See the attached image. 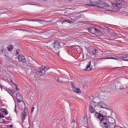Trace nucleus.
Here are the masks:
<instances>
[{
    "label": "nucleus",
    "mask_w": 128,
    "mask_h": 128,
    "mask_svg": "<svg viewBox=\"0 0 128 128\" xmlns=\"http://www.w3.org/2000/svg\"><path fill=\"white\" fill-rule=\"evenodd\" d=\"M108 115L106 116H104V115L100 113L96 112L94 114V117L96 118H98L100 120V126L102 128H114L116 126V120L112 118V122H110L108 118Z\"/></svg>",
    "instance_id": "1"
},
{
    "label": "nucleus",
    "mask_w": 128,
    "mask_h": 128,
    "mask_svg": "<svg viewBox=\"0 0 128 128\" xmlns=\"http://www.w3.org/2000/svg\"><path fill=\"white\" fill-rule=\"evenodd\" d=\"M124 2L122 0H117L116 4L114 3L112 4V6L114 8L110 7V6L108 4V6H107L105 8V10L108 12H118L122 8V5L124 4Z\"/></svg>",
    "instance_id": "2"
},
{
    "label": "nucleus",
    "mask_w": 128,
    "mask_h": 128,
    "mask_svg": "<svg viewBox=\"0 0 128 128\" xmlns=\"http://www.w3.org/2000/svg\"><path fill=\"white\" fill-rule=\"evenodd\" d=\"M90 4H86V6H97V8H104L106 10V8L108 6V4H106L101 0H90Z\"/></svg>",
    "instance_id": "3"
},
{
    "label": "nucleus",
    "mask_w": 128,
    "mask_h": 128,
    "mask_svg": "<svg viewBox=\"0 0 128 128\" xmlns=\"http://www.w3.org/2000/svg\"><path fill=\"white\" fill-rule=\"evenodd\" d=\"M16 98L18 104V106L20 108H22V106H24V101H22V96L18 93L16 94Z\"/></svg>",
    "instance_id": "4"
},
{
    "label": "nucleus",
    "mask_w": 128,
    "mask_h": 128,
    "mask_svg": "<svg viewBox=\"0 0 128 128\" xmlns=\"http://www.w3.org/2000/svg\"><path fill=\"white\" fill-rule=\"evenodd\" d=\"M69 79L68 78V76H64L58 78V82H68Z\"/></svg>",
    "instance_id": "5"
},
{
    "label": "nucleus",
    "mask_w": 128,
    "mask_h": 128,
    "mask_svg": "<svg viewBox=\"0 0 128 128\" xmlns=\"http://www.w3.org/2000/svg\"><path fill=\"white\" fill-rule=\"evenodd\" d=\"M18 60L19 62H23V64L26 62V57L22 54L18 56Z\"/></svg>",
    "instance_id": "6"
},
{
    "label": "nucleus",
    "mask_w": 128,
    "mask_h": 128,
    "mask_svg": "<svg viewBox=\"0 0 128 128\" xmlns=\"http://www.w3.org/2000/svg\"><path fill=\"white\" fill-rule=\"evenodd\" d=\"M28 109H24V111L22 112V122L26 120V118L28 116Z\"/></svg>",
    "instance_id": "7"
},
{
    "label": "nucleus",
    "mask_w": 128,
    "mask_h": 128,
    "mask_svg": "<svg viewBox=\"0 0 128 128\" xmlns=\"http://www.w3.org/2000/svg\"><path fill=\"white\" fill-rule=\"evenodd\" d=\"M53 46L54 50H59V48H61L60 44L58 41H56L54 43Z\"/></svg>",
    "instance_id": "8"
},
{
    "label": "nucleus",
    "mask_w": 128,
    "mask_h": 128,
    "mask_svg": "<svg viewBox=\"0 0 128 128\" xmlns=\"http://www.w3.org/2000/svg\"><path fill=\"white\" fill-rule=\"evenodd\" d=\"M36 74H39V76H44L46 74V70L44 69H38Z\"/></svg>",
    "instance_id": "9"
},
{
    "label": "nucleus",
    "mask_w": 128,
    "mask_h": 128,
    "mask_svg": "<svg viewBox=\"0 0 128 128\" xmlns=\"http://www.w3.org/2000/svg\"><path fill=\"white\" fill-rule=\"evenodd\" d=\"M116 88L117 90H121V88H124V86H122V84L120 82H117L115 84Z\"/></svg>",
    "instance_id": "10"
},
{
    "label": "nucleus",
    "mask_w": 128,
    "mask_h": 128,
    "mask_svg": "<svg viewBox=\"0 0 128 128\" xmlns=\"http://www.w3.org/2000/svg\"><path fill=\"white\" fill-rule=\"evenodd\" d=\"M88 30L90 34H96V28H90L88 29Z\"/></svg>",
    "instance_id": "11"
},
{
    "label": "nucleus",
    "mask_w": 128,
    "mask_h": 128,
    "mask_svg": "<svg viewBox=\"0 0 128 128\" xmlns=\"http://www.w3.org/2000/svg\"><path fill=\"white\" fill-rule=\"evenodd\" d=\"M72 88L73 90H74V92H76V94H80V92H81L80 90L76 88V86H74V85L72 86Z\"/></svg>",
    "instance_id": "12"
},
{
    "label": "nucleus",
    "mask_w": 128,
    "mask_h": 128,
    "mask_svg": "<svg viewBox=\"0 0 128 128\" xmlns=\"http://www.w3.org/2000/svg\"><path fill=\"white\" fill-rule=\"evenodd\" d=\"M90 64H92V61H90L88 62V64L87 65L86 69H84V70L86 72H88V70H91L92 69L90 68Z\"/></svg>",
    "instance_id": "13"
},
{
    "label": "nucleus",
    "mask_w": 128,
    "mask_h": 128,
    "mask_svg": "<svg viewBox=\"0 0 128 128\" xmlns=\"http://www.w3.org/2000/svg\"><path fill=\"white\" fill-rule=\"evenodd\" d=\"M89 110H90V112H91V114H94V112H96V110H94V107H92V105H90L89 106Z\"/></svg>",
    "instance_id": "14"
},
{
    "label": "nucleus",
    "mask_w": 128,
    "mask_h": 128,
    "mask_svg": "<svg viewBox=\"0 0 128 128\" xmlns=\"http://www.w3.org/2000/svg\"><path fill=\"white\" fill-rule=\"evenodd\" d=\"M95 34H96V36H101L102 34V32L100 30L96 29Z\"/></svg>",
    "instance_id": "15"
},
{
    "label": "nucleus",
    "mask_w": 128,
    "mask_h": 128,
    "mask_svg": "<svg viewBox=\"0 0 128 128\" xmlns=\"http://www.w3.org/2000/svg\"><path fill=\"white\" fill-rule=\"evenodd\" d=\"M122 60H125L126 62L128 61V54L124 55L122 57Z\"/></svg>",
    "instance_id": "16"
},
{
    "label": "nucleus",
    "mask_w": 128,
    "mask_h": 128,
    "mask_svg": "<svg viewBox=\"0 0 128 128\" xmlns=\"http://www.w3.org/2000/svg\"><path fill=\"white\" fill-rule=\"evenodd\" d=\"M14 48V46H12V45H9L8 46V50L9 52H12V50Z\"/></svg>",
    "instance_id": "17"
},
{
    "label": "nucleus",
    "mask_w": 128,
    "mask_h": 128,
    "mask_svg": "<svg viewBox=\"0 0 128 128\" xmlns=\"http://www.w3.org/2000/svg\"><path fill=\"white\" fill-rule=\"evenodd\" d=\"M99 60H116V58H115L109 57V58H100Z\"/></svg>",
    "instance_id": "18"
},
{
    "label": "nucleus",
    "mask_w": 128,
    "mask_h": 128,
    "mask_svg": "<svg viewBox=\"0 0 128 128\" xmlns=\"http://www.w3.org/2000/svg\"><path fill=\"white\" fill-rule=\"evenodd\" d=\"M98 106H100V108H104V104H103L102 102H100L98 104H97Z\"/></svg>",
    "instance_id": "19"
},
{
    "label": "nucleus",
    "mask_w": 128,
    "mask_h": 128,
    "mask_svg": "<svg viewBox=\"0 0 128 128\" xmlns=\"http://www.w3.org/2000/svg\"><path fill=\"white\" fill-rule=\"evenodd\" d=\"M0 51H1V52H2V54H6L7 52L6 50V49H4V48H2Z\"/></svg>",
    "instance_id": "20"
},
{
    "label": "nucleus",
    "mask_w": 128,
    "mask_h": 128,
    "mask_svg": "<svg viewBox=\"0 0 128 128\" xmlns=\"http://www.w3.org/2000/svg\"><path fill=\"white\" fill-rule=\"evenodd\" d=\"M25 20H28V22H42V20H28V19H26Z\"/></svg>",
    "instance_id": "21"
},
{
    "label": "nucleus",
    "mask_w": 128,
    "mask_h": 128,
    "mask_svg": "<svg viewBox=\"0 0 128 128\" xmlns=\"http://www.w3.org/2000/svg\"><path fill=\"white\" fill-rule=\"evenodd\" d=\"M76 124L75 126H74V128H76V126H77L76 121V120H72V124Z\"/></svg>",
    "instance_id": "22"
},
{
    "label": "nucleus",
    "mask_w": 128,
    "mask_h": 128,
    "mask_svg": "<svg viewBox=\"0 0 128 128\" xmlns=\"http://www.w3.org/2000/svg\"><path fill=\"white\" fill-rule=\"evenodd\" d=\"M98 50L96 49H94L92 50V54H97Z\"/></svg>",
    "instance_id": "23"
},
{
    "label": "nucleus",
    "mask_w": 128,
    "mask_h": 128,
    "mask_svg": "<svg viewBox=\"0 0 128 128\" xmlns=\"http://www.w3.org/2000/svg\"><path fill=\"white\" fill-rule=\"evenodd\" d=\"M63 22H64V18L59 19L57 21V22H62V24H63Z\"/></svg>",
    "instance_id": "24"
},
{
    "label": "nucleus",
    "mask_w": 128,
    "mask_h": 128,
    "mask_svg": "<svg viewBox=\"0 0 128 128\" xmlns=\"http://www.w3.org/2000/svg\"><path fill=\"white\" fill-rule=\"evenodd\" d=\"M4 113H5V114H8V110H6V108H4Z\"/></svg>",
    "instance_id": "25"
},
{
    "label": "nucleus",
    "mask_w": 128,
    "mask_h": 128,
    "mask_svg": "<svg viewBox=\"0 0 128 128\" xmlns=\"http://www.w3.org/2000/svg\"><path fill=\"white\" fill-rule=\"evenodd\" d=\"M50 68H48V66H45L44 70H48Z\"/></svg>",
    "instance_id": "26"
},
{
    "label": "nucleus",
    "mask_w": 128,
    "mask_h": 128,
    "mask_svg": "<svg viewBox=\"0 0 128 128\" xmlns=\"http://www.w3.org/2000/svg\"><path fill=\"white\" fill-rule=\"evenodd\" d=\"M16 54H17V55L20 54V50H16Z\"/></svg>",
    "instance_id": "27"
},
{
    "label": "nucleus",
    "mask_w": 128,
    "mask_h": 128,
    "mask_svg": "<svg viewBox=\"0 0 128 128\" xmlns=\"http://www.w3.org/2000/svg\"><path fill=\"white\" fill-rule=\"evenodd\" d=\"M22 30L23 32H29L28 30H26V29H22Z\"/></svg>",
    "instance_id": "28"
},
{
    "label": "nucleus",
    "mask_w": 128,
    "mask_h": 128,
    "mask_svg": "<svg viewBox=\"0 0 128 128\" xmlns=\"http://www.w3.org/2000/svg\"><path fill=\"white\" fill-rule=\"evenodd\" d=\"M84 118L85 122H88V118H86V116H84Z\"/></svg>",
    "instance_id": "29"
},
{
    "label": "nucleus",
    "mask_w": 128,
    "mask_h": 128,
    "mask_svg": "<svg viewBox=\"0 0 128 128\" xmlns=\"http://www.w3.org/2000/svg\"><path fill=\"white\" fill-rule=\"evenodd\" d=\"M68 20L66 19H63V24L64 22H68Z\"/></svg>",
    "instance_id": "30"
},
{
    "label": "nucleus",
    "mask_w": 128,
    "mask_h": 128,
    "mask_svg": "<svg viewBox=\"0 0 128 128\" xmlns=\"http://www.w3.org/2000/svg\"><path fill=\"white\" fill-rule=\"evenodd\" d=\"M16 90H20V88H18V85H16Z\"/></svg>",
    "instance_id": "31"
},
{
    "label": "nucleus",
    "mask_w": 128,
    "mask_h": 128,
    "mask_svg": "<svg viewBox=\"0 0 128 128\" xmlns=\"http://www.w3.org/2000/svg\"><path fill=\"white\" fill-rule=\"evenodd\" d=\"M80 18V16H77L75 17V18H76V20H78V18Z\"/></svg>",
    "instance_id": "32"
},
{
    "label": "nucleus",
    "mask_w": 128,
    "mask_h": 128,
    "mask_svg": "<svg viewBox=\"0 0 128 128\" xmlns=\"http://www.w3.org/2000/svg\"><path fill=\"white\" fill-rule=\"evenodd\" d=\"M34 107H33L31 110V112H34Z\"/></svg>",
    "instance_id": "33"
},
{
    "label": "nucleus",
    "mask_w": 128,
    "mask_h": 128,
    "mask_svg": "<svg viewBox=\"0 0 128 128\" xmlns=\"http://www.w3.org/2000/svg\"><path fill=\"white\" fill-rule=\"evenodd\" d=\"M0 118H4V116L2 114H0Z\"/></svg>",
    "instance_id": "34"
},
{
    "label": "nucleus",
    "mask_w": 128,
    "mask_h": 128,
    "mask_svg": "<svg viewBox=\"0 0 128 128\" xmlns=\"http://www.w3.org/2000/svg\"><path fill=\"white\" fill-rule=\"evenodd\" d=\"M2 110V112H4V108H2V110Z\"/></svg>",
    "instance_id": "35"
},
{
    "label": "nucleus",
    "mask_w": 128,
    "mask_h": 128,
    "mask_svg": "<svg viewBox=\"0 0 128 128\" xmlns=\"http://www.w3.org/2000/svg\"><path fill=\"white\" fill-rule=\"evenodd\" d=\"M10 92H12V94H14V92L12 91V90H10Z\"/></svg>",
    "instance_id": "36"
},
{
    "label": "nucleus",
    "mask_w": 128,
    "mask_h": 128,
    "mask_svg": "<svg viewBox=\"0 0 128 128\" xmlns=\"http://www.w3.org/2000/svg\"><path fill=\"white\" fill-rule=\"evenodd\" d=\"M15 112L16 114V106H15Z\"/></svg>",
    "instance_id": "37"
},
{
    "label": "nucleus",
    "mask_w": 128,
    "mask_h": 128,
    "mask_svg": "<svg viewBox=\"0 0 128 128\" xmlns=\"http://www.w3.org/2000/svg\"><path fill=\"white\" fill-rule=\"evenodd\" d=\"M12 84H14L15 86H18V84H16L14 82H13Z\"/></svg>",
    "instance_id": "38"
},
{
    "label": "nucleus",
    "mask_w": 128,
    "mask_h": 128,
    "mask_svg": "<svg viewBox=\"0 0 128 128\" xmlns=\"http://www.w3.org/2000/svg\"><path fill=\"white\" fill-rule=\"evenodd\" d=\"M67 22H68V24H70V22H72V21L68 20Z\"/></svg>",
    "instance_id": "39"
},
{
    "label": "nucleus",
    "mask_w": 128,
    "mask_h": 128,
    "mask_svg": "<svg viewBox=\"0 0 128 128\" xmlns=\"http://www.w3.org/2000/svg\"><path fill=\"white\" fill-rule=\"evenodd\" d=\"M46 67V66H42V70H44V68Z\"/></svg>",
    "instance_id": "40"
},
{
    "label": "nucleus",
    "mask_w": 128,
    "mask_h": 128,
    "mask_svg": "<svg viewBox=\"0 0 128 128\" xmlns=\"http://www.w3.org/2000/svg\"><path fill=\"white\" fill-rule=\"evenodd\" d=\"M114 68H120V67H116V68H113L112 70H114Z\"/></svg>",
    "instance_id": "41"
},
{
    "label": "nucleus",
    "mask_w": 128,
    "mask_h": 128,
    "mask_svg": "<svg viewBox=\"0 0 128 128\" xmlns=\"http://www.w3.org/2000/svg\"><path fill=\"white\" fill-rule=\"evenodd\" d=\"M10 82H12V84L14 83V82H12V80H10Z\"/></svg>",
    "instance_id": "42"
},
{
    "label": "nucleus",
    "mask_w": 128,
    "mask_h": 128,
    "mask_svg": "<svg viewBox=\"0 0 128 128\" xmlns=\"http://www.w3.org/2000/svg\"><path fill=\"white\" fill-rule=\"evenodd\" d=\"M0 86L1 88H2V84H0Z\"/></svg>",
    "instance_id": "43"
},
{
    "label": "nucleus",
    "mask_w": 128,
    "mask_h": 128,
    "mask_svg": "<svg viewBox=\"0 0 128 128\" xmlns=\"http://www.w3.org/2000/svg\"><path fill=\"white\" fill-rule=\"evenodd\" d=\"M18 30H22V29H18Z\"/></svg>",
    "instance_id": "44"
},
{
    "label": "nucleus",
    "mask_w": 128,
    "mask_h": 128,
    "mask_svg": "<svg viewBox=\"0 0 128 128\" xmlns=\"http://www.w3.org/2000/svg\"><path fill=\"white\" fill-rule=\"evenodd\" d=\"M10 128H12V124L10 125Z\"/></svg>",
    "instance_id": "45"
},
{
    "label": "nucleus",
    "mask_w": 128,
    "mask_h": 128,
    "mask_svg": "<svg viewBox=\"0 0 128 128\" xmlns=\"http://www.w3.org/2000/svg\"><path fill=\"white\" fill-rule=\"evenodd\" d=\"M70 2H72L74 0H69Z\"/></svg>",
    "instance_id": "46"
},
{
    "label": "nucleus",
    "mask_w": 128,
    "mask_h": 128,
    "mask_svg": "<svg viewBox=\"0 0 128 128\" xmlns=\"http://www.w3.org/2000/svg\"><path fill=\"white\" fill-rule=\"evenodd\" d=\"M84 12V11H82V12Z\"/></svg>",
    "instance_id": "47"
},
{
    "label": "nucleus",
    "mask_w": 128,
    "mask_h": 128,
    "mask_svg": "<svg viewBox=\"0 0 128 128\" xmlns=\"http://www.w3.org/2000/svg\"><path fill=\"white\" fill-rule=\"evenodd\" d=\"M62 120H64V118H62Z\"/></svg>",
    "instance_id": "48"
}]
</instances>
